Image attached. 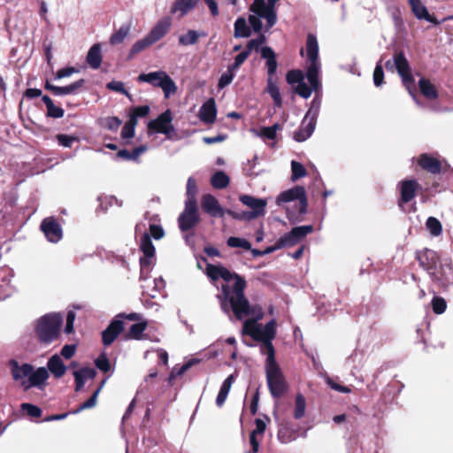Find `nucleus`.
Masks as SVG:
<instances>
[{"label": "nucleus", "mask_w": 453, "mask_h": 453, "mask_svg": "<svg viewBox=\"0 0 453 453\" xmlns=\"http://www.w3.org/2000/svg\"><path fill=\"white\" fill-rule=\"evenodd\" d=\"M205 273L211 282L222 279L226 283L221 286V291L217 295L222 311L232 319L231 311L238 320L248 316L254 319H246L242 325V334L250 335L257 341L259 324L257 323L264 317V311L258 305H250L244 295L247 282L243 277L229 271L221 265L207 264Z\"/></svg>", "instance_id": "1"}, {"label": "nucleus", "mask_w": 453, "mask_h": 453, "mask_svg": "<svg viewBox=\"0 0 453 453\" xmlns=\"http://www.w3.org/2000/svg\"><path fill=\"white\" fill-rule=\"evenodd\" d=\"M306 56H307V70L306 78L310 86L304 82V80L295 87V91L303 98L311 96L312 91L318 93L321 85L319 82V73L321 65L319 60V43L314 35L309 34L306 40ZM316 96H320L317 94Z\"/></svg>", "instance_id": "2"}, {"label": "nucleus", "mask_w": 453, "mask_h": 453, "mask_svg": "<svg viewBox=\"0 0 453 453\" xmlns=\"http://www.w3.org/2000/svg\"><path fill=\"white\" fill-rule=\"evenodd\" d=\"M12 380L19 383L24 391L32 388L40 390L44 389L47 380L50 377L49 372L45 367H35L27 363H19L16 359H11L8 362Z\"/></svg>", "instance_id": "3"}, {"label": "nucleus", "mask_w": 453, "mask_h": 453, "mask_svg": "<svg viewBox=\"0 0 453 453\" xmlns=\"http://www.w3.org/2000/svg\"><path fill=\"white\" fill-rule=\"evenodd\" d=\"M63 317L60 313L51 312L39 318L35 324V334L42 344H50L56 341L60 334Z\"/></svg>", "instance_id": "4"}, {"label": "nucleus", "mask_w": 453, "mask_h": 453, "mask_svg": "<svg viewBox=\"0 0 453 453\" xmlns=\"http://www.w3.org/2000/svg\"><path fill=\"white\" fill-rule=\"evenodd\" d=\"M149 220L147 213L144 219L135 226V235L137 238H140V249L143 253V257L140 258L142 279L148 277L155 257V247L151 242L150 235L147 232Z\"/></svg>", "instance_id": "5"}, {"label": "nucleus", "mask_w": 453, "mask_h": 453, "mask_svg": "<svg viewBox=\"0 0 453 453\" xmlns=\"http://www.w3.org/2000/svg\"><path fill=\"white\" fill-rule=\"evenodd\" d=\"M278 0H254L250 6L251 15L249 17L250 24L255 32H259L263 24L261 19H265V29L269 30L276 23L277 15L275 4Z\"/></svg>", "instance_id": "6"}, {"label": "nucleus", "mask_w": 453, "mask_h": 453, "mask_svg": "<svg viewBox=\"0 0 453 453\" xmlns=\"http://www.w3.org/2000/svg\"><path fill=\"white\" fill-rule=\"evenodd\" d=\"M320 106L321 97L315 96L311 103L309 110L302 120L299 129L294 133V139L296 142H304L313 134Z\"/></svg>", "instance_id": "7"}, {"label": "nucleus", "mask_w": 453, "mask_h": 453, "mask_svg": "<svg viewBox=\"0 0 453 453\" xmlns=\"http://www.w3.org/2000/svg\"><path fill=\"white\" fill-rule=\"evenodd\" d=\"M266 380L269 390L273 397H280L286 390L283 374L276 363L275 356L266 357L265 361Z\"/></svg>", "instance_id": "8"}, {"label": "nucleus", "mask_w": 453, "mask_h": 453, "mask_svg": "<svg viewBox=\"0 0 453 453\" xmlns=\"http://www.w3.org/2000/svg\"><path fill=\"white\" fill-rule=\"evenodd\" d=\"M139 82H144L154 88H160L165 98H169L177 91V86L173 80L165 71H155L148 73H141L137 77Z\"/></svg>", "instance_id": "9"}, {"label": "nucleus", "mask_w": 453, "mask_h": 453, "mask_svg": "<svg viewBox=\"0 0 453 453\" xmlns=\"http://www.w3.org/2000/svg\"><path fill=\"white\" fill-rule=\"evenodd\" d=\"M163 134L166 139L172 140L176 134L175 128L173 125L172 111L168 109L158 115L155 119L148 123V134Z\"/></svg>", "instance_id": "10"}, {"label": "nucleus", "mask_w": 453, "mask_h": 453, "mask_svg": "<svg viewBox=\"0 0 453 453\" xmlns=\"http://www.w3.org/2000/svg\"><path fill=\"white\" fill-rule=\"evenodd\" d=\"M298 202V212L299 214H304L307 211V197L306 192L303 187L296 186L292 188L281 192L277 199L276 203L280 206L282 203L289 202Z\"/></svg>", "instance_id": "11"}, {"label": "nucleus", "mask_w": 453, "mask_h": 453, "mask_svg": "<svg viewBox=\"0 0 453 453\" xmlns=\"http://www.w3.org/2000/svg\"><path fill=\"white\" fill-rule=\"evenodd\" d=\"M431 279L441 288L453 286V264L449 257H442L440 264L432 271Z\"/></svg>", "instance_id": "12"}, {"label": "nucleus", "mask_w": 453, "mask_h": 453, "mask_svg": "<svg viewBox=\"0 0 453 453\" xmlns=\"http://www.w3.org/2000/svg\"><path fill=\"white\" fill-rule=\"evenodd\" d=\"M276 334V321L274 319L267 322L263 327L259 325V332L257 336V342H261V353L266 357L274 356V348L272 341L275 337Z\"/></svg>", "instance_id": "13"}, {"label": "nucleus", "mask_w": 453, "mask_h": 453, "mask_svg": "<svg viewBox=\"0 0 453 453\" xmlns=\"http://www.w3.org/2000/svg\"><path fill=\"white\" fill-rule=\"evenodd\" d=\"M200 222L197 203L185 202V208L178 218L179 228L187 232Z\"/></svg>", "instance_id": "14"}, {"label": "nucleus", "mask_w": 453, "mask_h": 453, "mask_svg": "<svg viewBox=\"0 0 453 453\" xmlns=\"http://www.w3.org/2000/svg\"><path fill=\"white\" fill-rule=\"evenodd\" d=\"M312 231L313 226L311 225L293 227L290 232L280 237V245L283 246V248L293 247L304 239Z\"/></svg>", "instance_id": "15"}, {"label": "nucleus", "mask_w": 453, "mask_h": 453, "mask_svg": "<svg viewBox=\"0 0 453 453\" xmlns=\"http://www.w3.org/2000/svg\"><path fill=\"white\" fill-rule=\"evenodd\" d=\"M394 65L402 77L405 88L411 94V88L414 87V79L411 73L409 63L403 52H398L394 56Z\"/></svg>", "instance_id": "16"}, {"label": "nucleus", "mask_w": 453, "mask_h": 453, "mask_svg": "<svg viewBox=\"0 0 453 453\" xmlns=\"http://www.w3.org/2000/svg\"><path fill=\"white\" fill-rule=\"evenodd\" d=\"M40 228L50 242L57 243L63 237L62 227L54 217L45 218L42 221Z\"/></svg>", "instance_id": "17"}, {"label": "nucleus", "mask_w": 453, "mask_h": 453, "mask_svg": "<svg viewBox=\"0 0 453 453\" xmlns=\"http://www.w3.org/2000/svg\"><path fill=\"white\" fill-rule=\"evenodd\" d=\"M416 258L418 259L420 266H422L430 276L432 274V271H435L441 260L438 254L429 249L418 251L416 253Z\"/></svg>", "instance_id": "18"}, {"label": "nucleus", "mask_w": 453, "mask_h": 453, "mask_svg": "<svg viewBox=\"0 0 453 453\" xmlns=\"http://www.w3.org/2000/svg\"><path fill=\"white\" fill-rule=\"evenodd\" d=\"M201 206L203 211L211 217L223 218L226 213V210H225L219 204L217 198L211 194H205L202 196Z\"/></svg>", "instance_id": "19"}, {"label": "nucleus", "mask_w": 453, "mask_h": 453, "mask_svg": "<svg viewBox=\"0 0 453 453\" xmlns=\"http://www.w3.org/2000/svg\"><path fill=\"white\" fill-rule=\"evenodd\" d=\"M242 203L249 207L256 218L263 217L266 212L267 201L264 198H257L250 195H242L239 197Z\"/></svg>", "instance_id": "20"}, {"label": "nucleus", "mask_w": 453, "mask_h": 453, "mask_svg": "<svg viewBox=\"0 0 453 453\" xmlns=\"http://www.w3.org/2000/svg\"><path fill=\"white\" fill-rule=\"evenodd\" d=\"M172 27V19L169 17L160 19L147 34L152 43H156L164 38Z\"/></svg>", "instance_id": "21"}, {"label": "nucleus", "mask_w": 453, "mask_h": 453, "mask_svg": "<svg viewBox=\"0 0 453 453\" xmlns=\"http://www.w3.org/2000/svg\"><path fill=\"white\" fill-rule=\"evenodd\" d=\"M398 187L401 195L399 201L400 205L402 203H407L411 202L416 196L418 188H420L419 184L415 180H402L398 184Z\"/></svg>", "instance_id": "22"}, {"label": "nucleus", "mask_w": 453, "mask_h": 453, "mask_svg": "<svg viewBox=\"0 0 453 453\" xmlns=\"http://www.w3.org/2000/svg\"><path fill=\"white\" fill-rule=\"evenodd\" d=\"M85 80L80 79L72 84L64 87L52 85L49 82L46 83L45 88L51 91L55 96L75 95L84 86Z\"/></svg>", "instance_id": "23"}, {"label": "nucleus", "mask_w": 453, "mask_h": 453, "mask_svg": "<svg viewBox=\"0 0 453 453\" xmlns=\"http://www.w3.org/2000/svg\"><path fill=\"white\" fill-rule=\"evenodd\" d=\"M124 329L122 320L114 319L102 333V341L105 346L111 345Z\"/></svg>", "instance_id": "24"}, {"label": "nucleus", "mask_w": 453, "mask_h": 453, "mask_svg": "<svg viewBox=\"0 0 453 453\" xmlns=\"http://www.w3.org/2000/svg\"><path fill=\"white\" fill-rule=\"evenodd\" d=\"M411 12L418 19H425L434 25L441 24L434 16L430 15L427 8L422 4L421 0H408Z\"/></svg>", "instance_id": "25"}, {"label": "nucleus", "mask_w": 453, "mask_h": 453, "mask_svg": "<svg viewBox=\"0 0 453 453\" xmlns=\"http://www.w3.org/2000/svg\"><path fill=\"white\" fill-rule=\"evenodd\" d=\"M217 115V109L214 99L211 98L206 101L200 108L199 118L206 123L211 124L215 121Z\"/></svg>", "instance_id": "26"}, {"label": "nucleus", "mask_w": 453, "mask_h": 453, "mask_svg": "<svg viewBox=\"0 0 453 453\" xmlns=\"http://www.w3.org/2000/svg\"><path fill=\"white\" fill-rule=\"evenodd\" d=\"M260 52L261 58L265 59V66L267 69L268 76L273 78L278 66L276 54L269 46L262 47Z\"/></svg>", "instance_id": "27"}, {"label": "nucleus", "mask_w": 453, "mask_h": 453, "mask_svg": "<svg viewBox=\"0 0 453 453\" xmlns=\"http://www.w3.org/2000/svg\"><path fill=\"white\" fill-rule=\"evenodd\" d=\"M419 165L431 173H439L441 170V165L438 159L427 154H422L418 159Z\"/></svg>", "instance_id": "28"}, {"label": "nucleus", "mask_w": 453, "mask_h": 453, "mask_svg": "<svg viewBox=\"0 0 453 453\" xmlns=\"http://www.w3.org/2000/svg\"><path fill=\"white\" fill-rule=\"evenodd\" d=\"M102 58L101 45L99 43H95L88 50L86 61L92 69L96 70L101 65Z\"/></svg>", "instance_id": "29"}, {"label": "nucleus", "mask_w": 453, "mask_h": 453, "mask_svg": "<svg viewBox=\"0 0 453 453\" xmlns=\"http://www.w3.org/2000/svg\"><path fill=\"white\" fill-rule=\"evenodd\" d=\"M48 369L56 378L62 377L66 372V366L61 357L55 354L48 361Z\"/></svg>", "instance_id": "30"}, {"label": "nucleus", "mask_w": 453, "mask_h": 453, "mask_svg": "<svg viewBox=\"0 0 453 453\" xmlns=\"http://www.w3.org/2000/svg\"><path fill=\"white\" fill-rule=\"evenodd\" d=\"M197 4V0H175L173 3L171 12L177 13L180 12V17H183L189 11L194 9Z\"/></svg>", "instance_id": "31"}, {"label": "nucleus", "mask_w": 453, "mask_h": 453, "mask_svg": "<svg viewBox=\"0 0 453 453\" xmlns=\"http://www.w3.org/2000/svg\"><path fill=\"white\" fill-rule=\"evenodd\" d=\"M207 34L203 31H196L189 29L185 35L179 36V43L182 46L196 44L200 37H205Z\"/></svg>", "instance_id": "32"}, {"label": "nucleus", "mask_w": 453, "mask_h": 453, "mask_svg": "<svg viewBox=\"0 0 453 453\" xmlns=\"http://www.w3.org/2000/svg\"><path fill=\"white\" fill-rule=\"evenodd\" d=\"M132 27V22H127L120 26V27L113 33L110 37L111 44H119L121 43L126 37L129 35Z\"/></svg>", "instance_id": "33"}, {"label": "nucleus", "mask_w": 453, "mask_h": 453, "mask_svg": "<svg viewBox=\"0 0 453 453\" xmlns=\"http://www.w3.org/2000/svg\"><path fill=\"white\" fill-rule=\"evenodd\" d=\"M418 86L422 95L427 99L434 100L438 97V93L435 87L430 82L429 80L421 78L418 81Z\"/></svg>", "instance_id": "34"}, {"label": "nucleus", "mask_w": 453, "mask_h": 453, "mask_svg": "<svg viewBox=\"0 0 453 453\" xmlns=\"http://www.w3.org/2000/svg\"><path fill=\"white\" fill-rule=\"evenodd\" d=\"M251 35L250 28L244 18L240 17L234 22V36L235 38H247Z\"/></svg>", "instance_id": "35"}, {"label": "nucleus", "mask_w": 453, "mask_h": 453, "mask_svg": "<svg viewBox=\"0 0 453 453\" xmlns=\"http://www.w3.org/2000/svg\"><path fill=\"white\" fill-rule=\"evenodd\" d=\"M151 45H153V43L146 35L142 39L138 40L133 44L128 53V59H132L135 55L143 51Z\"/></svg>", "instance_id": "36"}, {"label": "nucleus", "mask_w": 453, "mask_h": 453, "mask_svg": "<svg viewBox=\"0 0 453 453\" xmlns=\"http://www.w3.org/2000/svg\"><path fill=\"white\" fill-rule=\"evenodd\" d=\"M280 129L279 124H274L271 127H264L260 130L252 129L251 132L258 137L265 140H274L276 137V133Z\"/></svg>", "instance_id": "37"}, {"label": "nucleus", "mask_w": 453, "mask_h": 453, "mask_svg": "<svg viewBox=\"0 0 453 453\" xmlns=\"http://www.w3.org/2000/svg\"><path fill=\"white\" fill-rule=\"evenodd\" d=\"M266 91L272 96L273 103L276 107H280L282 105V99L280 92V88L275 82H273L272 77H268L267 79V88Z\"/></svg>", "instance_id": "38"}, {"label": "nucleus", "mask_w": 453, "mask_h": 453, "mask_svg": "<svg viewBox=\"0 0 453 453\" xmlns=\"http://www.w3.org/2000/svg\"><path fill=\"white\" fill-rule=\"evenodd\" d=\"M105 383V380H103L100 383V386L97 388V389L93 393V395L90 396L89 399H88L86 402L81 403L75 411H73L71 413L77 414L81 412L83 410L93 408L96 405L97 402V396L102 390L104 385Z\"/></svg>", "instance_id": "39"}, {"label": "nucleus", "mask_w": 453, "mask_h": 453, "mask_svg": "<svg viewBox=\"0 0 453 453\" xmlns=\"http://www.w3.org/2000/svg\"><path fill=\"white\" fill-rule=\"evenodd\" d=\"M229 177L222 171H217L211 179V184L218 189L225 188L229 184Z\"/></svg>", "instance_id": "40"}, {"label": "nucleus", "mask_w": 453, "mask_h": 453, "mask_svg": "<svg viewBox=\"0 0 453 453\" xmlns=\"http://www.w3.org/2000/svg\"><path fill=\"white\" fill-rule=\"evenodd\" d=\"M306 403L303 395L298 394L296 397L294 417L296 419L302 418L305 414Z\"/></svg>", "instance_id": "41"}, {"label": "nucleus", "mask_w": 453, "mask_h": 453, "mask_svg": "<svg viewBox=\"0 0 453 453\" xmlns=\"http://www.w3.org/2000/svg\"><path fill=\"white\" fill-rule=\"evenodd\" d=\"M426 226L433 236H439L441 234L442 227L441 222L434 217H429Z\"/></svg>", "instance_id": "42"}, {"label": "nucleus", "mask_w": 453, "mask_h": 453, "mask_svg": "<svg viewBox=\"0 0 453 453\" xmlns=\"http://www.w3.org/2000/svg\"><path fill=\"white\" fill-rule=\"evenodd\" d=\"M226 244L231 248H242L245 250H251L250 242L244 238L229 237L226 241Z\"/></svg>", "instance_id": "43"}, {"label": "nucleus", "mask_w": 453, "mask_h": 453, "mask_svg": "<svg viewBox=\"0 0 453 453\" xmlns=\"http://www.w3.org/2000/svg\"><path fill=\"white\" fill-rule=\"evenodd\" d=\"M304 77L301 70H291L288 72L286 80L289 85L296 87L304 80Z\"/></svg>", "instance_id": "44"}, {"label": "nucleus", "mask_w": 453, "mask_h": 453, "mask_svg": "<svg viewBox=\"0 0 453 453\" xmlns=\"http://www.w3.org/2000/svg\"><path fill=\"white\" fill-rule=\"evenodd\" d=\"M291 180L293 181H296V180L303 178L307 174V171L304 166L301 163L295 160L291 162Z\"/></svg>", "instance_id": "45"}, {"label": "nucleus", "mask_w": 453, "mask_h": 453, "mask_svg": "<svg viewBox=\"0 0 453 453\" xmlns=\"http://www.w3.org/2000/svg\"><path fill=\"white\" fill-rule=\"evenodd\" d=\"M146 323L143 322L133 324L127 333L128 338L135 340L141 339L142 333L146 329Z\"/></svg>", "instance_id": "46"}, {"label": "nucleus", "mask_w": 453, "mask_h": 453, "mask_svg": "<svg viewBox=\"0 0 453 453\" xmlns=\"http://www.w3.org/2000/svg\"><path fill=\"white\" fill-rule=\"evenodd\" d=\"M187 200L186 202L196 203V195L197 193V186L196 180L193 177H189L187 181Z\"/></svg>", "instance_id": "47"}, {"label": "nucleus", "mask_w": 453, "mask_h": 453, "mask_svg": "<svg viewBox=\"0 0 453 453\" xmlns=\"http://www.w3.org/2000/svg\"><path fill=\"white\" fill-rule=\"evenodd\" d=\"M234 72V70L228 66L226 72L221 74L218 83V88L219 89L226 88L233 81L235 75Z\"/></svg>", "instance_id": "48"}, {"label": "nucleus", "mask_w": 453, "mask_h": 453, "mask_svg": "<svg viewBox=\"0 0 453 453\" xmlns=\"http://www.w3.org/2000/svg\"><path fill=\"white\" fill-rule=\"evenodd\" d=\"M226 214L237 220L251 221L257 219L256 215H254L250 211L236 212L232 210H226Z\"/></svg>", "instance_id": "49"}, {"label": "nucleus", "mask_w": 453, "mask_h": 453, "mask_svg": "<svg viewBox=\"0 0 453 453\" xmlns=\"http://www.w3.org/2000/svg\"><path fill=\"white\" fill-rule=\"evenodd\" d=\"M106 88L110 90L116 91L119 93H121L127 96L130 100L132 99L131 95L128 93V91L125 88L124 83L122 81H111L106 84Z\"/></svg>", "instance_id": "50"}, {"label": "nucleus", "mask_w": 453, "mask_h": 453, "mask_svg": "<svg viewBox=\"0 0 453 453\" xmlns=\"http://www.w3.org/2000/svg\"><path fill=\"white\" fill-rule=\"evenodd\" d=\"M149 234L150 235V238L153 237L156 240L161 239L165 234L163 227L152 222L151 219H150L149 220Z\"/></svg>", "instance_id": "51"}, {"label": "nucleus", "mask_w": 453, "mask_h": 453, "mask_svg": "<svg viewBox=\"0 0 453 453\" xmlns=\"http://www.w3.org/2000/svg\"><path fill=\"white\" fill-rule=\"evenodd\" d=\"M432 308L436 314L443 313L447 308L445 299L440 296H434L432 300Z\"/></svg>", "instance_id": "52"}, {"label": "nucleus", "mask_w": 453, "mask_h": 453, "mask_svg": "<svg viewBox=\"0 0 453 453\" xmlns=\"http://www.w3.org/2000/svg\"><path fill=\"white\" fill-rule=\"evenodd\" d=\"M250 51L245 49L243 51L235 56L234 63L228 65L231 69L236 71L246 61L250 55Z\"/></svg>", "instance_id": "53"}, {"label": "nucleus", "mask_w": 453, "mask_h": 453, "mask_svg": "<svg viewBox=\"0 0 453 453\" xmlns=\"http://www.w3.org/2000/svg\"><path fill=\"white\" fill-rule=\"evenodd\" d=\"M57 141L59 145L65 148H71L74 142H78V138L73 135H68L64 134H59L56 136Z\"/></svg>", "instance_id": "54"}, {"label": "nucleus", "mask_w": 453, "mask_h": 453, "mask_svg": "<svg viewBox=\"0 0 453 453\" xmlns=\"http://www.w3.org/2000/svg\"><path fill=\"white\" fill-rule=\"evenodd\" d=\"M21 410L26 411L27 414L32 418H40L42 416V410L32 403H22Z\"/></svg>", "instance_id": "55"}, {"label": "nucleus", "mask_w": 453, "mask_h": 453, "mask_svg": "<svg viewBox=\"0 0 453 453\" xmlns=\"http://www.w3.org/2000/svg\"><path fill=\"white\" fill-rule=\"evenodd\" d=\"M384 72L382 68L381 59L377 63L373 71V82L376 87L383 83Z\"/></svg>", "instance_id": "56"}, {"label": "nucleus", "mask_w": 453, "mask_h": 453, "mask_svg": "<svg viewBox=\"0 0 453 453\" xmlns=\"http://www.w3.org/2000/svg\"><path fill=\"white\" fill-rule=\"evenodd\" d=\"M265 41H266L265 36L264 35H260L258 37L250 40L248 42L246 49L248 50H250V52L253 50H258L260 49L261 45L265 42Z\"/></svg>", "instance_id": "57"}, {"label": "nucleus", "mask_w": 453, "mask_h": 453, "mask_svg": "<svg viewBox=\"0 0 453 453\" xmlns=\"http://www.w3.org/2000/svg\"><path fill=\"white\" fill-rule=\"evenodd\" d=\"M73 372L85 380L93 379L96 375V371L91 367H83L80 370L74 371Z\"/></svg>", "instance_id": "58"}, {"label": "nucleus", "mask_w": 453, "mask_h": 453, "mask_svg": "<svg viewBox=\"0 0 453 453\" xmlns=\"http://www.w3.org/2000/svg\"><path fill=\"white\" fill-rule=\"evenodd\" d=\"M326 384L334 390L338 391L340 393L348 394L351 392V389L349 387L342 386L337 382H335L330 377L326 378Z\"/></svg>", "instance_id": "59"}, {"label": "nucleus", "mask_w": 453, "mask_h": 453, "mask_svg": "<svg viewBox=\"0 0 453 453\" xmlns=\"http://www.w3.org/2000/svg\"><path fill=\"white\" fill-rule=\"evenodd\" d=\"M96 365L98 369L103 371L104 372H107L110 370V362L104 353L101 354L96 359Z\"/></svg>", "instance_id": "60"}, {"label": "nucleus", "mask_w": 453, "mask_h": 453, "mask_svg": "<svg viewBox=\"0 0 453 453\" xmlns=\"http://www.w3.org/2000/svg\"><path fill=\"white\" fill-rule=\"evenodd\" d=\"M65 114V111L55 105L54 104H52L51 105L49 106V108L47 109V115L49 117H51V118H54V119H59V118H62Z\"/></svg>", "instance_id": "61"}, {"label": "nucleus", "mask_w": 453, "mask_h": 453, "mask_svg": "<svg viewBox=\"0 0 453 453\" xmlns=\"http://www.w3.org/2000/svg\"><path fill=\"white\" fill-rule=\"evenodd\" d=\"M75 312L73 311H69L66 315V324L65 326V334H69L73 331V323L75 320Z\"/></svg>", "instance_id": "62"}, {"label": "nucleus", "mask_w": 453, "mask_h": 453, "mask_svg": "<svg viewBox=\"0 0 453 453\" xmlns=\"http://www.w3.org/2000/svg\"><path fill=\"white\" fill-rule=\"evenodd\" d=\"M150 106L142 105L132 108L131 113H133L136 118H142L147 116L150 113Z\"/></svg>", "instance_id": "63"}, {"label": "nucleus", "mask_w": 453, "mask_h": 453, "mask_svg": "<svg viewBox=\"0 0 453 453\" xmlns=\"http://www.w3.org/2000/svg\"><path fill=\"white\" fill-rule=\"evenodd\" d=\"M76 346L74 344H66L61 349V356L65 359L71 358L75 353Z\"/></svg>", "instance_id": "64"}]
</instances>
